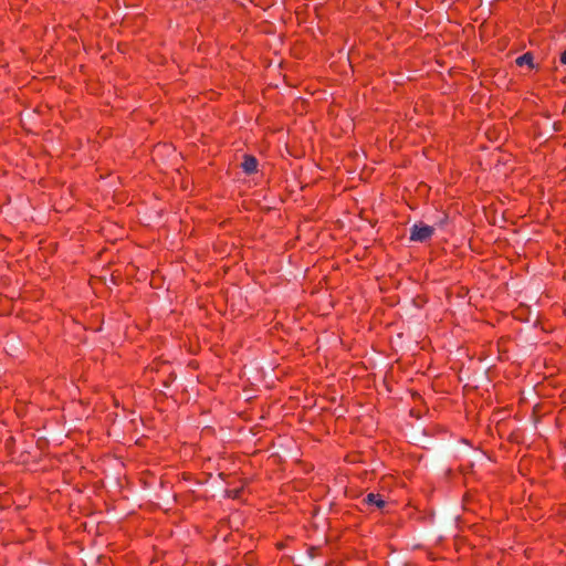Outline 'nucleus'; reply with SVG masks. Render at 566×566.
Returning <instances> with one entry per match:
<instances>
[{
    "instance_id": "obj_4",
    "label": "nucleus",
    "mask_w": 566,
    "mask_h": 566,
    "mask_svg": "<svg viewBox=\"0 0 566 566\" xmlns=\"http://www.w3.org/2000/svg\"><path fill=\"white\" fill-rule=\"evenodd\" d=\"M515 62L520 66L528 65L530 67H534L533 55L530 52L518 56Z\"/></svg>"
},
{
    "instance_id": "obj_6",
    "label": "nucleus",
    "mask_w": 566,
    "mask_h": 566,
    "mask_svg": "<svg viewBox=\"0 0 566 566\" xmlns=\"http://www.w3.org/2000/svg\"><path fill=\"white\" fill-rule=\"evenodd\" d=\"M560 62L566 65V50L560 55Z\"/></svg>"
},
{
    "instance_id": "obj_3",
    "label": "nucleus",
    "mask_w": 566,
    "mask_h": 566,
    "mask_svg": "<svg viewBox=\"0 0 566 566\" xmlns=\"http://www.w3.org/2000/svg\"><path fill=\"white\" fill-rule=\"evenodd\" d=\"M364 502L369 505H375L378 509H382L386 505V502L382 500V497L375 493L367 494L364 499Z\"/></svg>"
},
{
    "instance_id": "obj_1",
    "label": "nucleus",
    "mask_w": 566,
    "mask_h": 566,
    "mask_svg": "<svg viewBox=\"0 0 566 566\" xmlns=\"http://www.w3.org/2000/svg\"><path fill=\"white\" fill-rule=\"evenodd\" d=\"M434 227L428 226L422 222L415 223L410 228V240L417 242H424L433 234Z\"/></svg>"
},
{
    "instance_id": "obj_2",
    "label": "nucleus",
    "mask_w": 566,
    "mask_h": 566,
    "mask_svg": "<svg viewBox=\"0 0 566 566\" xmlns=\"http://www.w3.org/2000/svg\"><path fill=\"white\" fill-rule=\"evenodd\" d=\"M241 167L245 174L251 175L256 171L258 160L253 156L245 155Z\"/></svg>"
},
{
    "instance_id": "obj_5",
    "label": "nucleus",
    "mask_w": 566,
    "mask_h": 566,
    "mask_svg": "<svg viewBox=\"0 0 566 566\" xmlns=\"http://www.w3.org/2000/svg\"><path fill=\"white\" fill-rule=\"evenodd\" d=\"M447 220H448V216L442 213V214L438 216L437 220L433 223V227L442 228L447 223Z\"/></svg>"
}]
</instances>
